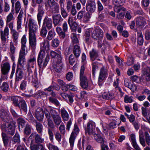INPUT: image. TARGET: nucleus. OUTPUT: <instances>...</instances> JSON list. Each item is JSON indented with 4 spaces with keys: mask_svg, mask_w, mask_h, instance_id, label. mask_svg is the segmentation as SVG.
Wrapping results in <instances>:
<instances>
[{
    "mask_svg": "<svg viewBox=\"0 0 150 150\" xmlns=\"http://www.w3.org/2000/svg\"><path fill=\"white\" fill-rule=\"evenodd\" d=\"M63 30L61 27H57L56 28V31L60 38L62 39H64L65 36V32H66L68 29V25L67 22L64 21L62 25Z\"/></svg>",
    "mask_w": 150,
    "mask_h": 150,
    "instance_id": "obj_12",
    "label": "nucleus"
},
{
    "mask_svg": "<svg viewBox=\"0 0 150 150\" xmlns=\"http://www.w3.org/2000/svg\"><path fill=\"white\" fill-rule=\"evenodd\" d=\"M43 1V0H32L31 2V6L34 7H36L37 4H39L38 8L37 18L39 25H40L42 16L45 13V10L42 4H40Z\"/></svg>",
    "mask_w": 150,
    "mask_h": 150,
    "instance_id": "obj_3",
    "label": "nucleus"
},
{
    "mask_svg": "<svg viewBox=\"0 0 150 150\" xmlns=\"http://www.w3.org/2000/svg\"><path fill=\"white\" fill-rule=\"evenodd\" d=\"M27 119L29 122H31L32 123L34 124L37 121L35 119L33 115L30 112H29L28 114Z\"/></svg>",
    "mask_w": 150,
    "mask_h": 150,
    "instance_id": "obj_49",
    "label": "nucleus"
},
{
    "mask_svg": "<svg viewBox=\"0 0 150 150\" xmlns=\"http://www.w3.org/2000/svg\"><path fill=\"white\" fill-rule=\"evenodd\" d=\"M96 8V4L94 0H88L86 5V10L89 13H92L95 11Z\"/></svg>",
    "mask_w": 150,
    "mask_h": 150,
    "instance_id": "obj_18",
    "label": "nucleus"
},
{
    "mask_svg": "<svg viewBox=\"0 0 150 150\" xmlns=\"http://www.w3.org/2000/svg\"><path fill=\"white\" fill-rule=\"evenodd\" d=\"M95 123L92 121H89L85 128V133H88L89 134H93L95 131Z\"/></svg>",
    "mask_w": 150,
    "mask_h": 150,
    "instance_id": "obj_16",
    "label": "nucleus"
},
{
    "mask_svg": "<svg viewBox=\"0 0 150 150\" xmlns=\"http://www.w3.org/2000/svg\"><path fill=\"white\" fill-rule=\"evenodd\" d=\"M55 33L54 29H52L49 31L47 36V38L49 40H51L55 35Z\"/></svg>",
    "mask_w": 150,
    "mask_h": 150,
    "instance_id": "obj_48",
    "label": "nucleus"
},
{
    "mask_svg": "<svg viewBox=\"0 0 150 150\" xmlns=\"http://www.w3.org/2000/svg\"><path fill=\"white\" fill-rule=\"evenodd\" d=\"M34 116L38 121H42L44 117L43 109L41 108H37L36 110Z\"/></svg>",
    "mask_w": 150,
    "mask_h": 150,
    "instance_id": "obj_21",
    "label": "nucleus"
},
{
    "mask_svg": "<svg viewBox=\"0 0 150 150\" xmlns=\"http://www.w3.org/2000/svg\"><path fill=\"white\" fill-rule=\"evenodd\" d=\"M8 85L6 82H4L2 86H1V90L4 91H7L8 90Z\"/></svg>",
    "mask_w": 150,
    "mask_h": 150,
    "instance_id": "obj_58",
    "label": "nucleus"
},
{
    "mask_svg": "<svg viewBox=\"0 0 150 150\" xmlns=\"http://www.w3.org/2000/svg\"><path fill=\"white\" fill-rule=\"evenodd\" d=\"M23 76V72L22 70L17 68L16 75V81H19L21 80Z\"/></svg>",
    "mask_w": 150,
    "mask_h": 150,
    "instance_id": "obj_28",
    "label": "nucleus"
},
{
    "mask_svg": "<svg viewBox=\"0 0 150 150\" xmlns=\"http://www.w3.org/2000/svg\"><path fill=\"white\" fill-rule=\"evenodd\" d=\"M61 116L63 121H67L69 117V115L67 111L64 108H62L60 110Z\"/></svg>",
    "mask_w": 150,
    "mask_h": 150,
    "instance_id": "obj_30",
    "label": "nucleus"
},
{
    "mask_svg": "<svg viewBox=\"0 0 150 150\" xmlns=\"http://www.w3.org/2000/svg\"><path fill=\"white\" fill-rule=\"evenodd\" d=\"M14 13L13 11L10 12L7 16L6 20V23L11 22L12 20L14 19V18L13 16Z\"/></svg>",
    "mask_w": 150,
    "mask_h": 150,
    "instance_id": "obj_47",
    "label": "nucleus"
},
{
    "mask_svg": "<svg viewBox=\"0 0 150 150\" xmlns=\"http://www.w3.org/2000/svg\"><path fill=\"white\" fill-rule=\"evenodd\" d=\"M68 22L70 26H71L73 24L74 25H76V22L74 21L73 18L71 16H69Z\"/></svg>",
    "mask_w": 150,
    "mask_h": 150,
    "instance_id": "obj_63",
    "label": "nucleus"
},
{
    "mask_svg": "<svg viewBox=\"0 0 150 150\" xmlns=\"http://www.w3.org/2000/svg\"><path fill=\"white\" fill-rule=\"evenodd\" d=\"M85 68L84 66L81 67L80 70V85L83 88L86 89L88 87L87 79L85 75L84 74Z\"/></svg>",
    "mask_w": 150,
    "mask_h": 150,
    "instance_id": "obj_9",
    "label": "nucleus"
},
{
    "mask_svg": "<svg viewBox=\"0 0 150 150\" xmlns=\"http://www.w3.org/2000/svg\"><path fill=\"white\" fill-rule=\"evenodd\" d=\"M50 112L55 124L56 125L58 126L62 122L60 116L54 110H50Z\"/></svg>",
    "mask_w": 150,
    "mask_h": 150,
    "instance_id": "obj_15",
    "label": "nucleus"
},
{
    "mask_svg": "<svg viewBox=\"0 0 150 150\" xmlns=\"http://www.w3.org/2000/svg\"><path fill=\"white\" fill-rule=\"evenodd\" d=\"M36 62L35 55L34 54H32L27 61V68L28 74L27 77L28 78V80H30L33 78V69L34 65Z\"/></svg>",
    "mask_w": 150,
    "mask_h": 150,
    "instance_id": "obj_4",
    "label": "nucleus"
},
{
    "mask_svg": "<svg viewBox=\"0 0 150 150\" xmlns=\"http://www.w3.org/2000/svg\"><path fill=\"white\" fill-rule=\"evenodd\" d=\"M18 123L19 126H21L22 128L24 127L26 122L24 119L21 117H19L17 119Z\"/></svg>",
    "mask_w": 150,
    "mask_h": 150,
    "instance_id": "obj_44",
    "label": "nucleus"
},
{
    "mask_svg": "<svg viewBox=\"0 0 150 150\" xmlns=\"http://www.w3.org/2000/svg\"><path fill=\"white\" fill-rule=\"evenodd\" d=\"M29 138L33 139L36 144H41L44 141V139L42 138L41 136L36 132L32 133L30 136Z\"/></svg>",
    "mask_w": 150,
    "mask_h": 150,
    "instance_id": "obj_20",
    "label": "nucleus"
},
{
    "mask_svg": "<svg viewBox=\"0 0 150 150\" xmlns=\"http://www.w3.org/2000/svg\"><path fill=\"white\" fill-rule=\"evenodd\" d=\"M124 100L125 102L127 103H130L134 101L132 96H129L127 95H125Z\"/></svg>",
    "mask_w": 150,
    "mask_h": 150,
    "instance_id": "obj_50",
    "label": "nucleus"
},
{
    "mask_svg": "<svg viewBox=\"0 0 150 150\" xmlns=\"http://www.w3.org/2000/svg\"><path fill=\"white\" fill-rule=\"evenodd\" d=\"M79 132V129L76 125H74V129L72 132L69 139L70 145L71 147H73L75 139L76 137Z\"/></svg>",
    "mask_w": 150,
    "mask_h": 150,
    "instance_id": "obj_13",
    "label": "nucleus"
},
{
    "mask_svg": "<svg viewBox=\"0 0 150 150\" xmlns=\"http://www.w3.org/2000/svg\"><path fill=\"white\" fill-rule=\"evenodd\" d=\"M35 123V127L37 132L39 133H42L43 129V126L42 124L37 121Z\"/></svg>",
    "mask_w": 150,
    "mask_h": 150,
    "instance_id": "obj_40",
    "label": "nucleus"
},
{
    "mask_svg": "<svg viewBox=\"0 0 150 150\" xmlns=\"http://www.w3.org/2000/svg\"><path fill=\"white\" fill-rule=\"evenodd\" d=\"M65 86V88H63V90L64 91H67L68 89L73 91H76L78 90L77 87L73 85L67 84Z\"/></svg>",
    "mask_w": 150,
    "mask_h": 150,
    "instance_id": "obj_35",
    "label": "nucleus"
},
{
    "mask_svg": "<svg viewBox=\"0 0 150 150\" xmlns=\"http://www.w3.org/2000/svg\"><path fill=\"white\" fill-rule=\"evenodd\" d=\"M8 74H5L3 73H1V76L0 78V82H1L5 80L8 78Z\"/></svg>",
    "mask_w": 150,
    "mask_h": 150,
    "instance_id": "obj_62",
    "label": "nucleus"
},
{
    "mask_svg": "<svg viewBox=\"0 0 150 150\" xmlns=\"http://www.w3.org/2000/svg\"><path fill=\"white\" fill-rule=\"evenodd\" d=\"M47 51H45V50L41 49L39 53L38 59H44L48 57L49 58V55L47 54Z\"/></svg>",
    "mask_w": 150,
    "mask_h": 150,
    "instance_id": "obj_33",
    "label": "nucleus"
},
{
    "mask_svg": "<svg viewBox=\"0 0 150 150\" xmlns=\"http://www.w3.org/2000/svg\"><path fill=\"white\" fill-rule=\"evenodd\" d=\"M90 55L91 59L92 61L96 59L98 56V52L94 49H93L90 52Z\"/></svg>",
    "mask_w": 150,
    "mask_h": 150,
    "instance_id": "obj_34",
    "label": "nucleus"
},
{
    "mask_svg": "<svg viewBox=\"0 0 150 150\" xmlns=\"http://www.w3.org/2000/svg\"><path fill=\"white\" fill-rule=\"evenodd\" d=\"M10 69V65L8 62H6L1 65V73L5 74L8 73Z\"/></svg>",
    "mask_w": 150,
    "mask_h": 150,
    "instance_id": "obj_26",
    "label": "nucleus"
},
{
    "mask_svg": "<svg viewBox=\"0 0 150 150\" xmlns=\"http://www.w3.org/2000/svg\"><path fill=\"white\" fill-rule=\"evenodd\" d=\"M11 33L12 34L13 43H14V45H16L17 44L19 36V33L15 30L11 31Z\"/></svg>",
    "mask_w": 150,
    "mask_h": 150,
    "instance_id": "obj_29",
    "label": "nucleus"
},
{
    "mask_svg": "<svg viewBox=\"0 0 150 150\" xmlns=\"http://www.w3.org/2000/svg\"><path fill=\"white\" fill-rule=\"evenodd\" d=\"M24 133L26 134H29L31 133V129L30 125L27 124L24 129Z\"/></svg>",
    "mask_w": 150,
    "mask_h": 150,
    "instance_id": "obj_59",
    "label": "nucleus"
},
{
    "mask_svg": "<svg viewBox=\"0 0 150 150\" xmlns=\"http://www.w3.org/2000/svg\"><path fill=\"white\" fill-rule=\"evenodd\" d=\"M1 137L3 139V141L4 146H6L8 144V139L6 134L3 132H2Z\"/></svg>",
    "mask_w": 150,
    "mask_h": 150,
    "instance_id": "obj_41",
    "label": "nucleus"
},
{
    "mask_svg": "<svg viewBox=\"0 0 150 150\" xmlns=\"http://www.w3.org/2000/svg\"><path fill=\"white\" fill-rule=\"evenodd\" d=\"M61 13L63 17L65 18L68 16V13L64 8V6L60 7Z\"/></svg>",
    "mask_w": 150,
    "mask_h": 150,
    "instance_id": "obj_52",
    "label": "nucleus"
},
{
    "mask_svg": "<svg viewBox=\"0 0 150 150\" xmlns=\"http://www.w3.org/2000/svg\"><path fill=\"white\" fill-rule=\"evenodd\" d=\"M3 7L4 12H8L10 10V6L8 3L6 1H4Z\"/></svg>",
    "mask_w": 150,
    "mask_h": 150,
    "instance_id": "obj_46",
    "label": "nucleus"
},
{
    "mask_svg": "<svg viewBox=\"0 0 150 150\" xmlns=\"http://www.w3.org/2000/svg\"><path fill=\"white\" fill-rule=\"evenodd\" d=\"M49 100L50 102L54 104L56 106H60V103L56 99L52 97H50L49 98Z\"/></svg>",
    "mask_w": 150,
    "mask_h": 150,
    "instance_id": "obj_54",
    "label": "nucleus"
},
{
    "mask_svg": "<svg viewBox=\"0 0 150 150\" xmlns=\"http://www.w3.org/2000/svg\"><path fill=\"white\" fill-rule=\"evenodd\" d=\"M92 74L93 75H94L97 69H98L97 63L96 62L92 63Z\"/></svg>",
    "mask_w": 150,
    "mask_h": 150,
    "instance_id": "obj_51",
    "label": "nucleus"
},
{
    "mask_svg": "<svg viewBox=\"0 0 150 150\" xmlns=\"http://www.w3.org/2000/svg\"><path fill=\"white\" fill-rule=\"evenodd\" d=\"M91 37L96 40H102L103 37V31L99 27L95 28L92 32Z\"/></svg>",
    "mask_w": 150,
    "mask_h": 150,
    "instance_id": "obj_10",
    "label": "nucleus"
},
{
    "mask_svg": "<svg viewBox=\"0 0 150 150\" xmlns=\"http://www.w3.org/2000/svg\"><path fill=\"white\" fill-rule=\"evenodd\" d=\"M60 43V41L57 38H55L52 40V45L54 47L58 46Z\"/></svg>",
    "mask_w": 150,
    "mask_h": 150,
    "instance_id": "obj_57",
    "label": "nucleus"
},
{
    "mask_svg": "<svg viewBox=\"0 0 150 150\" xmlns=\"http://www.w3.org/2000/svg\"><path fill=\"white\" fill-rule=\"evenodd\" d=\"M147 18H148V16L146 15L144 16H139L137 17L135 19L137 28L139 29L143 28L146 24Z\"/></svg>",
    "mask_w": 150,
    "mask_h": 150,
    "instance_id": "obj_8",
    "label": "nucleus"
},
{
    "mask_svg": "<svg viewBox=\"0 0 150 150\" xmlns=\"http://www.w3.org/2000/svg\"><path fill=\"white\" fill-rule=\"evenodd\" d=\"M115 10H117L116 11L117 13V17L119 19H122L124 18L125 16V8H124L120 7H115Z\"/></svg>",
    "mask_w": 150,
    "mask_h": 150,
    "instance_id": "obj_23",
    "label": "nucleus"
},
{
    "mask_svg": "<svg viewBox=\"0 0 150 150\" xmlns=\"http://www.w3.org/2000/svg\"><path fill=\"white\" fill-rule=\"evenodd\" d=\"M50 59V58L47 57L44 59H38V62L40 71H42L47 66Z\"/></svg>",
    "mask_w": 150,
    "mask_h": 150,
    "instance_id": "obj_22",
    "label": "nucleus"
},
{
    "mask_svg": "<svg viewBox=\"0 0 150 150\" xmlns=\"http://www.w3.org/2000/svg\"><path fill=\"white\" fill-rule=\"evenodd\" d=\"M73 53L76 58H77L81 54V49L78 45H75L74 46Z\"/></svg>",
    "mask_w": 150,
    "mask_h": 150,
    "instance_id": "obj_31",
    "label": "nucleus"
},
{
    "mask_svg": "<svg viewBox=\"0 0 150 150\" xmlns=\"http://www.w3.org/2000/svg\"><path fill=\"white\" fill-rule=\"evenodd\" d=\"M125 0H112V4L115 7L122 5L125 3Z\"/></svg>",
    "mask_w": 150,
    "mask_h": 150,
    "instance_id": "obj_42",
    "label": "nucleus"
},
{
    "mask_svg": "<svg viewBox=\"0 0 150 150\" xmlns=\"http://www.w3.org/2000/svg\"><path fill=\"white\" fill-rule=\"evenodd\" d=\"M53 23L55 26L59 25V23L63 20L61 15L59 14H56L52 16Z\"/></svg>",
    "mask_w": 150,
    "mask_h": 150,
    "instance_id": "obj_27",
    "label": "nucleus"
},
{
    "mask_svg": "<svg viewBox=\"0 0 150 150\" xmlns=\"http://www.w3.org/2000/svg\"><path fill=\"white\" fill-rule=\"evenodd\" d=\"M25 51L20 50L18 64L21 66H23L26 63L25 58Z\"/></svg>",
    "mask_w": 150,
    "mask_h": 150,
    "instance_id": "obj_24",
    "label": "nucleus"
},
{
    "mask_svg": "<svg viewBox=\"0 0 150 150\" xmlns=\"http://www.w3.org/2000/svg\"><path fill=\"white\" fill-rule=\"evenodd\" d=\"M72 1L70 0L68 1L67 2L66 8L68 11H71L72 6Z\"/></svg>",
    "mask_w": 150,
    "mask_h": 150,
    "instance_id": "obj_64",
    "label": "nucleus"
},
{
    "mask_svg": "<svg viewBox=\"0 0 150 150\" xmlns=\"http://www.w3.org/2000/svg\"><path fill=\"white\" fill-rule=\"evenodd\" d=\"M94 138L95 140L97 142L102 144L104 142L105 140L100 135L98 134H94Z\"/></svg>",
    "mask_w": 150,
    "mask_h": 150,
    "instance_id": "obj_43",
    "label": "nucleus"
},
{
    "mask_svg": "<svg viewBox=\"0 0 150 150\" xmlns=\"http://www.w3.org/2000/svg\"><path fill=\"white\" fill-rule=\"evenodd\" d=\"M113 96V94L109 92H105L102 94V97L103 99L106 100L112 99Z\"/></svg>",
    "mask_w": 150,
    "mask_h": 150,
    "instance_id": "obj_36",
    "label": "nucleus"
},
{
    "mask_svg": "<svg viewBox=\"0 0 150 150\" xmlns=\"http://www.w3.org/2000/svg\"><path fill=\"white\" fill-rule=\"evenodd\" d=\"M47 33V30L45 26H42L40 31V35L43 37H45Z\"/></svg>",
    "mask_w": 150,
    "mask_h": 150,
    "instance_id": "obj_55",
    "label": "nucleus"
},
{
    "mask_svg": "<svg viewBox=\"0 0 150 150\" xmlns=\"http://www.w3.org/2000/svg\"><path fill=\"white\" fill-rule=\"evenodd\" d=\"M9 29L8 26H6L4 30H0V36L2 43L3 45H5L7 40L6 37L9 35Z\"/></svg>",
    "mask_w": 150,
    "mask_h": 150,
    "instance_id": "obj_14",
    "label": "nucleus"
},
{
    "mask_svg": "<svg viewBox=\"0 0 150 150\" xmlns=\"http://www.w3.org/2000/svg\"><path fill=\"white\" fill-rule=\"evenodd\" d=\"M57 57L58 60L53 63L52 65L54 70L57 72H60L64 69V65L62 62V57L61 53L59 52Z\"/></svg>",
    "mask_w": 150,
    "mask_h": 150,
    "instance_id": "obj_6",
    "label": "nucleus"
},
{
    "mask_svg": "<svg viewBox=\"0 0 150 150\" xmlns=\"http://www.w3.org/2000/svg\"><path fill=\"white\" fill-rule=\"evenodd\" d=\"M47 4L50 7V11L53 13L59 12V6L58 4L54 0H48Z\"/></svg>",
    "mask_w": 150,
    "mask_h": 150,
    "instance_id": "obj_11",
    "label": "nucleus"
},
{
    "mask_svg": "<svg viewBox=\"0 0 150 150\" xmlns=\"http://www.w3.org/2000/svg\"><path fill=\"white\" fill-rule=\"evenodd\" d=\"M16 124V122L12 120L8 123L7 127L5 123H3L1 125V127L2 131L5 130L8 134L13 136L15 133Z\"/></svg>",
    "mask_w": 150,
    "mask_h": 150,
    "instance_id": "obj_5",
    "label": "nucleus"
},
{
    "mask_svg": "<svg viewBox=\"0 0 150 150\" xmlns=\"http://www.w3.org/2000/svg\"><path fill=\"white\" fill-rule=\"evenodd\" d=\"M29 28V42L30 47L35 50L37 45V38L35 33L37 30L38 25L34 20L29 18L27 21Z\"/></svg>",
    "mask_w": 150,
    "mask_h": 150,
    "instance_id": "obj_1",
    "label": "nucleus"
},
{
    "mask_svg": "<svg viewBox=\"0 0 150 150\" xmlns=\"http://www.w3.org/2000/svg\"><path fill=\"white\" fill-rule=\"evenodd\" d=\"M27 85V82L25 80H22L20 85V88L21 90H24L25 89Z\"/></svg>",
    "mask_w": 150,
    "mask_h": 150,
    "instance_id": "obj_56",
    "label": "nucleus"
},
{
    "mask_svg": "<svg viewBox=\"0 0 150 150\" xmlns=\"http://www.w3.org/2000/svg\"><path fill=\"white\" fill-rule=\"evenodd\" d=\"M41 49L48 51L49 50V42L47 40H44L41 43Z\"/></svg>",
    "mask_w": 150,
    "mask_h": 150,
    "instance_id": "obj_32",
    "label": "nucleus"
},
{
    "mask_svg": "<svg viewBox=\"0 0 150 150\" xmlns=\"http://www.w3.org/2000/svg\"><path fill=\"white\" fill-rule=\"evenodd\" d=\"M31 150H44V147L42 144H31L30 146Z\"/></svg>",
    "mask_w": 150,
    "mask_h": 150,
    "instance_id": "obj_39",
    "label": "nucleus"
},
{
    "mask_svg": "<svg viewBox=\"0 0 150 150\" xmlns=\"http://www.w3.org/2000/svg\"><path fill=\"white\" fill-rule=\"evenodd\" d=\"M108 75V70L104 67H103L100 69L98 78V84L99 86L103 85Z\"/></svg>",
    "mask_w": 150,
    "mask_h": 150,
    "instance_id": "obj_7",
    "label": "nucleus"
},
{
    "mask_svg": "<svg viewBox=\"0 0 150 150\" xmlns=\"http://www.w3.org/2000/svg\"><path fill=\"white\" fill-rule=\"evenodd\" d=\"M54 136L56 139L59 142L61 140L62 136L59 132H57L54 133Z\"/></svg>",
    "mask_w": 150,
    "mask_h": 150,
    "instance_id": "obj_61",
    "label": "nucleus"
},
{
    "mask_svg": "<svg viewBox=\"0 0 150 150\" xmlns=\"http://www.w3.org/2000/svg\"><path fill=\"white\" fill-rule=\"evenodd\" d=\"M0 117L3 121L6 122H8L12 118L9 112L3 109L0 110Z\"/></svg>",
    "mask_w": 150,
    "mask_h": 150,
    "instance_id": "obj_17",
    "label": "nucleus"
},
{
    "mask_svg": "<svg viewBox=\"0 0 150 150\" xmlns=\"http://www.w3.org/2000/svg\"><path fill=\"white\" fill-rule=\"evenodd\" d=\"M18 97L17 96H12L11 99L13 101V105L16 107L19 106V103L18 102Z\"/></svg>",
    "mask_w": 150,
    "mask_h": 150,
    "instance_id": "obj_45",
    "label": "nucleus"
},
{
    "mask_svg": "<svg viewBox=\"0 0 150 150\" xmlns=\"http://www.w3.org/2000/svg\"><path fill=\"white\" fill-rule=\"evenodd\" d=\"M48 111L46 109L44 110L45 116L47 119L48 125L49 127L48 128V133L49 135V139L52 143H54V134L51 129H53L55 128V125L51 119L50 112Z\"/></svg>",
    "mask_w": 150,
    "mask_h": 150,
    "instance_id": "obj_2",
    "label": "nucleus"
},
{
    "mask_svg": "<svg viewBox=\"0 0 150 150\" xmlns=\"http://www.w3.org/2000/svg\"><path fill=\"white\" fill-rule=\"evenodd\" d=\"M16 13H18L21 8V4L20 1H17L15 4Z\"/></svg>",
    "mask_w": 150,
    "mask_h": 150,
    "instance_id": "obj_53",
    "label": "nucleus"
},
{
    "mask_svg": "<svg viewBox=\"0 0 150 150\" xmlns=\"http://www.w3.org/2000/svg\"><path fill=\"white\" fill-rule=\"evenodd\" d=\"M27 42L26 35H24L22 37L21 39V51H25L26 48L25 44Z\"/></svg>",
    "mask_w": 150,
    "mask_h": 150,
    "instance_id": "obj_37",
    "label": "nucleus"
},
{
    "mask_svg": "<svg viewBox=\"0 0 150 150\" xmlns=\"http://www.w3.org/2000/svg\"><path fill=\"white\" fill-rule=\"evenodd\" d=\"M42 26L46 27L48 29H51L52 26V19L46 16L43 20Z\"/></svg>",
    "mask_w": 150,
    "mask_h": 150,
    "instance_id": "obj_25",
    "label": "nucleus"
},
{
    "mask_svg": "<svg viewBox=\"0 0 150 150\" xmlns=\"http://www.w3.org/2000/svg\"><path fill=\"white\" fill-rule=\"evenodd\" d=\"M142 73L144 76V78L147 81L150 80V68L146 66L145 64L142 63Z\"/></svg>",
    "mask_w": 150,
    "mask_h": 150,
    "instance_id": "obj_19",
    "label": "nucleus"
},
{
    "mask_svg": "<svg viewBox=\"0 0 150 150\" xmlns=\"http://www.w3.org/2000/svg\"><path fill=\"white\" fill-rule=\"evenodd\" d=\"M20 105L18 107L21 110H23L25 112H26L27 111V106L25 101L24 100H20Z\"/></svg>",
    "mask_w": 150,
    "mask_h": 150,
    "instance_id": "obj_38",
    "label": "nucleus"
},
{
    "mask_svg": "<svg viewBox=\"0 0 150 150\" xmlns=\"http://www.w3.org/2000/svg\"><path fill=\"white\" fill-rule=\"evenodd\" d=\"M15 48L13 42H11L10 44V51L11 54H14L15 53Z\"/></svg>",
    "mask_w": 150,
    "mask_h": 150,
    "instance_id": "obj_60",
    "label": "nucleus"
}]
</instances>
